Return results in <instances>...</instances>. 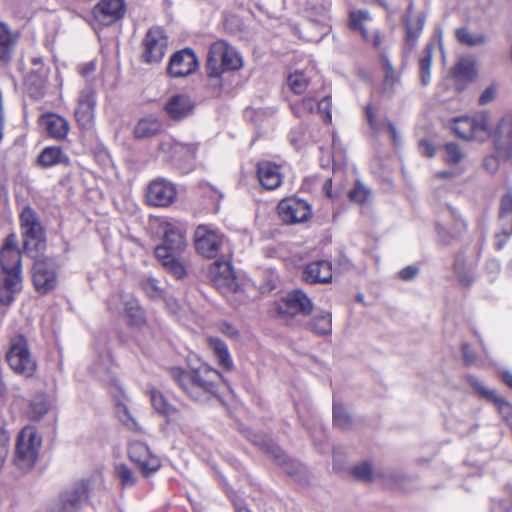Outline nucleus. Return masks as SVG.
<instances>
[{"instance_id":"51","label":"nucleus","mask_w":512,"mask_h":512,"mask_svg":"<svg viewBox=\"0 0 512 512\" xmlns=\"http://www.w3.org/2000/svg\"><path fill=\"white\" fill-rule=\"evenodd\" d=\"M117 416L119 420L130 430L140 432L141 427L134 417L130 414L126 406L120 405L117 409Z\"/></svg>"},{"instance_id":"2","label":"nucleus","mask_w":512,"mask_h":512,"mask_svg":"<svg viewBox=\"0 0 512 512\" xmlns=\"http://www.w3.org/2000/svg\"><path fill=\"white\" fill-rule=\"evenodd\" d=\"M0 264L3 278L0 279V302L9 305L22 288L21 254L18 249L1 248Z\"/></svg>"},{"instance_id":"14","label":"nucleus","mask_w":512,"mask_h":512,"mask_svg":"<svg viewBox=\"0 0 512 512\" xmlns=\"http://www.w3.org/2000/svg\"><path fill=\"white\" fill-rule=\"evenodd\" d=\"M177 199V190L173 183L165 179H155L146 189V201L154 207H168Z\"/></svg>"},{"instance_id":"60","label":"nucleus","mask_w":512,"mask_h":512,"mask_svg":"<svg viewBox=\"0 0 512 512\" xmlns=\"http://www.w3.org/2000/svg\"><path fill=\"white\" fill-rule=\"evenodd\" d=\"M500 215L503 220L505 217L512 216V193L508 192L501 200Z\"/></svg>"},{"instance_id":"43","label":"nucleus","mask_w":512,"mask_h":512,"mask_svg":"<svg viewBox=\"0 0 512 512\" xmlns=\"http://www.w3.org/2000/svg\"><path fill=\"white\" fill-rule=\"evenodd\" d=\"M332 317L329 312H321L311 322V329L319 335L331 333Z\"/></svg>"},{"instance_id":"44","label":"nucleus","mask_w":512,"mask_h":512,"mask_svg":"<svg viewBox=\"0 0 512 512\" xmlns=\"http://www.w3.org/2000/svg\"><path fill=\"white\" fill-rule=\"evenodd\" d=\"M309 84L308 78L301 71H295L289 74L287 78V85L290 90L295 94L303 93Z\"/></svg>"},{"instance_id":"53","label":"nucleus","mask_w":512,"mask_h":512,"mask_svg":"<svg viewBox=\"0 0 512 512\" xmlns=\"http://www.w3.org/2000/svg\"><path fill=\"white\" fill-rule=\"evenodd\" d=\"M242 57L235 50L234 47L228 44V49L226 53V61H225V71L226 70H237L242 67Z\"/></svg>"},{"instance_id":"27","label":"nucleus","mask_w":512,"mask_h":512,"mask_svg":"<svg viewBox=\"0 0 512 512\" xmlns=\"http://www.w3.org/2000/svg\"><path fill=\"white\" fill-rule=\"evenodd\" d=\"M193 109L194 104L185 94L173 95L165 104L166 113L174 120H181L189 116Z\"/></svg>"},{"instance_id":"54","label":"nucleus","mask_w":512,"mask_h":512,"mask_svg":"<svg viewBox=\"0 0 512 512\" xmlns=\"http://www.w3.org/2000/svg\"><path fill=\"white\" fill-rule=\"evenodd\" d=\"M10 435L2 427H0V469L4 465L9 453Z\"/></svg>"},{"instance_id":"39","label":"nucleus","mask_w":512,"mask_h":512,"mask_svg":"<svg viewBox=\"0 0 512 512\" xmlns=\"http://www.w3.org/2000/svg\"><path fill=\"white\" fill-rule=\"evenodd\" d=\"M162 128L157 118L148 117L140 120L134 130L137 138H147L156 135Z\"/></svg>"},{"instance_id":"37","label":"nucleus","mask_w":512,"mask_h":512,"mask_svg":"<svg viewBox=\"0 0 512 512\" xmlns=\"http://www.w3.org/2000/svg\"><path fill=\"white\" fill-rule=\"evenodd\" d=\"M15 43L16 36L6 24L0 23V60L4 62L10 60Z\"/></svg>"},{"instance_id":"58","label":"nucleus","mask_w":512,"mask_h":512,"mask_svg":"<svg viewBox=\"0 0 512 512\" xmlns=\"http://www.w3.org/2000/svg\"><path fill=\"white\" fill-rule=\"evenodd\" d=\"M317 110L322 115L325 122H331V99L324 97L317 103Z\"/></svg>"},{"instance_id":"45","label":"nucleus","mask_w":512,"mask_h":512,"mask_svg":"<svg viewBox=\"0 0 512 512\" xmlns=\"http://www.w3.org/2000/svg\"><path fill=\"white\" fill-rule=\"evenodd\" d=\"M140 286L146 295L151 299L160 298L163 294V290L158 285V281L152 276H144L141 279Z\"/></svg>"},{"instance_id":"59","label":"nucleus","mask_w":512,"mask_h":512,"mask_svg":"<svg viewBox=\"0 0 512 512\" xmlns=\"http://www.w3.org/2000/svg\"><path fill=\"white\" fill-rule=\"evenodd\" d=\"M497 96V87L494 84L488 86L479 97L480 105H487L495 100Z\"/></svg>"},{"instance_id":"61","label":"nucleus","mask_w":512,"mask_h":512,"mask_svg":"<svg viewBox=\"0 0 512 512\" xmlns=\"http://www.w3.org/2000/svg\"><path fill=\"white\" fill-rule=\"evenodd\" d=\"M512 234V226L502 228L500 232L495 234V245L497 249H501L506 243L509 236Z\"/></svg>"},{"instance_id":"49","label":"nucleus","mask_w":512,"mask_h":512,"mask_svg":"<svg viewBox=\"0 0 512 512\" xmlns=\"http://www.w3.org/2000/svg\"><path fill=\"white\" fill-rule=\"evenodd\" d=\"M315 100L312 98H306L301 101L294 102L291 105L293 113L297 117H305L314 111Z\"/></svg>"},{"instance_id":"11","label":"nucleus","mask_w":512,"mask_h":512,"mask_svg":"<svg viewBox=\"0 0 512 512\" xmlns=\"http://www.w3.org/2000/svg\"><path fill=\"white\" fill-rule=\"evenodd\" d=\"M279 217L286 224H298L308 221L312 216V209L308 202L298 198L282 199L277 206Z\"/></svg>"},{"instance_id":"50","label":"nucleus","mask_w":512,"mask_h":512,"mask_svg":"<svg viewBox=\"0 0 512 512\" xmlns=\"http://www.w3.org/2000/svg\"><path fill=\"white\" fill-rule=\"evenodd\" d=\"M446 157L445 161L449 164H459L464 159V153L460 146L450 142L445 145Z\"/></svg>"},{"instance_id":"25","label":"nucleus","mask_w":512,"mask_h":512,"mask_svg":"<svg viewBox=\"0 0 512 512\" xmlns=\"http://www.w3.org/2000/svg\"><path fill=\"white\" fill-rule=\"evenodd\" d=\"M257 175L260 184L266 190H274L282 183L280 167L268 161L260 162L258 164Z\"/></svg>"},{"instance_id":"34","label":"nucleus","mask_w":512,"mask_h":512,"mask_svg":"<svg viewBox=\"0 0 512 512\" xmlns=\"http://www.w3.org/2000/svg\"><path fill=\"white\" fill-rule=\"evenodd\" d=\"M150 400L153 408L158 413L165 416L168 422L175 421L177 419V410L169 404V402L160 391L151 389Z\"/></svg>"},{"instance_id":"31","label":"nucleus","mask_w":512,"mask_h":512,"mask_svg":"<svg viewBox=\"0 0 512 512\" xmlns=\"http://www.w3.org/2000/svg\"><path fill=\"white\" fill-rule=\"evenodd\" d=\"M51 401L45 393L35 394L26 410L28 418L32 421L41 420L50 410Z\"/></svg>"},{"instance_id":"21","label":"nucleus","mask_w":512,"mask_h":512,"mask_svg":"<svg viewBox=\"0 0 512 512\" xmlns=\"http://www.w3.org/2000/svg\"><path fill=\"white\" fill-rule=\"evenodd\" d=\"M23 247L25 252L35 260L41 259L46 248V238L43 226H25L23 232Z\"/></svg>"},{"instance_id":"5","label":"nucleus","mask_w":512,"mask_h":512,"mask_svg":"<svg viewBox=\"0 0 512 512\" xmlns=\"http://www.w3.org/2000/svg\"><path fill=\"white\" fill-rule=\"evenodd\" d=\"M6 361L13 372L25 378L32 377L37 369V362L31 354L27 339L22 334L11 337Z\"/></svg>"},{"instance_id":"28","label":"nucleus","mask_w":512,"mask_h":512,"mask_svg":"<svg viewBox=\"0 0 512 512\" xmlns=\"http://www.w3.org/2000/svg\"><path fill=\"white\" fill-rule=\"evenodd\" d=\"M155 256L161 262L163 267L177 279H181L186 276L187 269L185 263L177 258L173 253H168L166 246H157L155 248Z\"/></svg>"},{"instance_id":"62","label":"nucleus","mask_w":512,"mask_h":512,"mask_svg":"<svg viewBox=\"0 0 512 512\" xmlns=\"http://www.w3.org/2000/svg\"><path fill=\"white\" fill-rule=\"evenodd\" d=\"M21 224H38L37 217L34 210L30 207H26L20 214Z\"/></svg>"},{"instance_id":"10","label":"nucleus","mask_w":512,"mask_h":512,"mask_svg":"<svg viewBox=\"0 0 512 512\" xmlns=\"http://www.w3.org/2000/svg\"><path fill=\"white\" fill-rule=\"evenodd\" d=\"M35 289L42 294L52 291L58 283L57 267L54 259L35 260L32 274Z\"/></svg>"},{"instance_id":"40","label":"nucleus","mask_w":512,"mask_h":512,"mask_svg":"<svg viewBox=\"0 0 512 512\" xmlns=\"http://www.w3.org/2000/svg\"><path fill=\"white\" fill-rule=\"evenodd\" d=\"M477 75L476 62L469 57L462 58L455 67V77L458 79L472 81Z\"/></svg>"},{"instance_id":"32","label":"nucleus","mask_w":512,"mask_h":512,"mask_svg":"<svg viewBox=\"0 0 512 512\" xmlns=\"http://www.w3.org/2000/svg\"><path fill=\"white\" fill-rule=\"evenodd\" d=\"M469 383L483 396L494 398L498 410L503 418L512 425V406L501 398L495 396L494 391L487 390L477 379L474 377L468 378Z\"/></svg>"},{"instance_id":"9","label":"nucleus","mask_w":512,"mask_h":512,"mask_svg":"<svg viewBox=\"0 0 512 512\" xmlns=\"http://www.w3.org/2000/svg\"><path fill=\"white\" fill-rule=\"evenodd\" d=\"M128 457L138 467L144 477L157 472L161 467L160 458L153 454L148 445L141 441H131Z\"/></svg>"},{"instance_id":"1","label":"nucleus","mask_w":512,"mask_h":512,"mask_svg":"<svg viewBox=\"0 0 512 512\" xmlns=\"http://www.w3.org/2000/svg\"><path fill=\"white\" fill-rule=\"evenodd\" d=\"M173 377L191 398L198 401L215 393L217 384L222 379L217 370L207 365H202L192 372L175 369Z\"/></svg>"},{"instance_id":"35","label":"nucleus","mask_w":512,"mask_h":512,"mask_svg":"<svg viewBox=\"0 0 512 512\" xmlns=\"http://www.w3.org/2000/svg\"><path fill=\"white\" fill-rule=\"evenodd\" d=\"M425 21L426 18L423 14H418L415 19L411 17L407 19L406 46L409 47L410 50L415 47L420 33L424 28Z\"/></svg>"},{"instance_id":"38","label":"nucleus","mask_w":512,"mask_h":512,"mask_svg":"<svg viewBox=\"0 0 512 512\" xmlns=\"http://www.w3.org/2000/svg\"><path fill=\"white\" fill-rule=\"evenodd\" d=\"M434 50L435 44L428 43L424 48L423 56L419 59L420 81L424 86L431 82V65Z\"/></svg>"},{"instance_id":"17","label":"nucleus","mask_w":512,"mask_h":512,"mask_svg":"<svg viewBox=\"0 0 512 512\" xmlns=\"http://www.w3.org/2000/svg\"><path fill=\"white\" fill-rule=\"evenodd\" d=\"M95 107V91L90 87L83 89L80 92L77 108L75 110L76 121L83 129H89L93 126Z\"/></svg>"},{"instance_id":"3","label":"nucleus","mask_w":512,"mask_h":512,"mask_svg":"<svg viewBox=\"0 0 512 512\" xmlns=\"http://www.w3.org/2000/svg\"><path fill=\"white\" fill-rule=\"evenodd\" d=\"M194 247L198 254L207 259L231 257L233 247L228 238L213 226H196Z\"/></svg>"},{"instance_id":"52","label":"nucleus","mask_w":512,"mask_h":512,"mask_svg":"<svg viewBox=\"0 0 512 512\" xmlns=\"http://www.w3.org/2000/svg\"><path fill=\"white\" fill-rule=\"evenodd\" d=\"M333 421L335 425L346 428L350 424V416L348 415L345 407L341 404H334L333 406Z\"/></svg>"},{"instance_id":"46","label":"nucleus","mask_w":512,"mask_h":512,"mask_svg":"<svg viewBox=\"0 0 512 512\" xmlns=\"http://www.w3.org/2000/svg\"><path fill=\"white\" fill-rule=\"evenodd\" d=\"M329 11L330 4L328 2L311 5L308 9L310 19L323 24L329 19Z\"/></svg>"},{"instance_id":"18","label":"nucleus","mask_w":512,"mask_h":512,"mask_svg":"<svg viewBox=\"0 0 512 512\" xmlns=\"http://www.w3.org/2000/svg\"><path fill=\"white\" fill-rule=\"evenodd\" d=\"M125 3L124 0H101L93 8L94 19L103 26H109L125 14Z\"/></svg>"},{"instance_id":"16","label":"nucleus","mask_w":512,"mask_h":512,"mask_svg":"<svg viewBox=\"0 0 512 512\" xmlns=\"http://www.w3.org/2000/svg\"><path fill=\"white\" fill-rule=\"evenodd\" d=\"M108 308L115 313H123L127 316L131 326L141 327L145 322L143 310L132 297L122 294L112 295L108 300Z\"/></svg>"},{"instance_id":"57","label":"nucleus","mask_w":512,"mask_h":512,"mask_svg":"<svg viewBox=\"0 0 512 512\" xmlns=\"http://www.w3.org/2000/svg\"><path fill=\"white\" fill-rule=\"evenodd\" d=\"M372 474V467L369 463H362L358 466H355L353 469L354 477L359 480H370L372 478Z\"/></svg>"},{"instance_id":"33","label":"nucleus","mask_w":512,"mask_h":512,"mask_svg":"<svg viewBox=\"0 0 512 512\" xmlns=\"http://www.w3.org/2000/svg\"><path fill=\"white\" fill-rule=\"evenodd\" d=\"M207 343L216 357L219 365L226 370H230L233 367V360L230 356L227 345L216 337H208Z\"/></svg>"},{"instance_id":"23","label":"nucleus","mask_w":512,"mask_h":512,"mask_svg":"<svg viewBox=\"0 0 512 512\" xmlns=\"http://www.w3.org/2000/svg\"><path fill=\"white\" fill-rule=\"evenodd\" d=\"M227 49L228 43L223 40L211 44L206 65L208 77L218 78L225 71Z\"/></svg>"},{"instance_id":"22","label":"nucleus","mask_w":512,"mask_h":512,"mask_svg":"<svg viewBox=\"0 0 512 512\" xmlns=\"http://www.w3.org/2000/svg\"><path fill=\"white\" fill-rule=\"evenodd\" d=\"M33 62L36 68L27 75L25 85L32 98L40 99L47 89L48 69L36 59Z\"/></svg>"},{"instance_id":"20","label":"nucleus","mask_w":512,"mask_h":512,"mask_svg":"<svg viewBox=\"0 0 512 512\" xmlns=\"http://www.w3.org/2000/svg\"><path fill=\"white\" fill-rule=\"evenodd\" d=\"M494 145L503 158L512 156V114L504 116L498 123L494 135Z\"/></svg>"},{"instance_id":"42","label":"nucleus","mask_w":512,"mask_h":512,"mask_svg":"<svg viewBox=\"0 0 512 512\" xmlns=\"http://www.w3.org/2000/svg\"><path fill=\"white\" fill-rule=\"evenodd\" d=\"M456 38L459 43L474 47L482 45L486 42V37L483 34H473L468 28L461 27L455 31Z\"/></svg>"},{"instance_id":"19","label":"nucleus","mask_w":512,"mask_h":512,"mask_svg":"<svg viewBox=\"0 0 512 512\" xmlns=\"http://www.w3.org/2000/svg\"><path fill=\"white\" fill-rule=\"evenodd\" d=\"M350 26L353 30L359 31L366 42L373 46L380 45V39L376 29L372 27V18L368 11L356 10L350 13Z\"/></svg>"},{"instance_id":"36","label":"nucleus","mask_w":512,"mask_h":512,"mask_svg":"<svg viewBox=\"0 0 512 512\" xmlns=\"http://www.w3.org/2000/svg\"><path fill=\"white\" fill-rule=\"evenodd\" d=\"M365 114H366V119H367V121L369 123L370 128L375 133H379V132H381L384 129V127H387V129L390 132V135H391V138H392L393 142L397 143V141H398V134H397L396 128H395V126L393 125L392 122H390L388 119L378 120L376 118V116H375V113H374L371 105H367L366 106Z\"/></svg>"},{"instance_id":"13","label":"nucleus","mask_w":512,"mask_h":512,"mask_svg":"<svg viewBox=\"0 0 512 512\" xmlns=\"http://www.w3.org/2000/svg\"><path fill=\"white\" fill-rule=\"evenodd\" d=\"M312 308L310 299L300 290L288 293L281 301L275 303V312L281 318H288L298 313L308 315Z\"/></svg>"},{"instance_id":"6","label":"nucleus","mask_w":512,"mask_h":512,"mask_svg":"<svg viewBox=\"0 0 512 512\" xmlns=\"http://www.w3.org/2000/svg\"><path fill=\"white\" fill-rule=\"evenodd\" d=\"M90 482L82 479L64 489L47 507V512H79L89 499Z\"/></svg>"},{"instance_id":"56","label":"nucleus","mask_w":512,"mask_h":512,"mask_svg":"<svg viewBox=\"0 0 512 512\" xmlns=\"http://www.w3.org/2000/svg\"><path fill=\"white\" fill-rule=\"evenodd\" d=\"M495 149H497V148L495 147ZM496 152H497L498 156L490 155V156H487L483 161L484 168L490 174H494L498 170L499 162H500L499 158L506 161V158H503L502 155H500V153L498 152V150H496ZM511 158H512V156L510 157V159ZM507 160H509V158H507Z\"/></svg>"},{"instance_id":"63","label":"nucleus","mask_w":512,"mask_h":512,"mask_svg":"<svg viewBox=\"0 0 512 512\" xmlns=\"http://www.w3.org/2000/svg\"><path fill=\"white\" fill-rule=\"evenodd\" d=\"M419 272V269L415 265L407 266L399 271V277L404 281H410L414 279Z\"/></svg>"},{"instance_id":"8","label":"nucleus","mask_w":512,"mask_h":512,"mask_svg":"<svg viewBox=\"0 0 512 512\" xmlns=\"http://www.w3.org/2000/svg\"><path fill=\"white\" fill-rule=\"evenodd\" d=\"M230 258L221 256L209 268L210 280L223 295L233 294L239 290V282Z\"/></svg>"},{"instance_id":"4","label":"nucleus","mask_w":512,"mask_h":512,"mask_svg":"<svg viewBox=\"0 0 512 512\" xmlns=\"http://www.w3.org/2000/svg\"><path fill=\"white\" fill-rule=\"evenodd\" d=\"M42 445V437L34 426H25L17 436L15 448V465L27 471L36 464Z\"/></svg>"},{"instance_id":"47","label":"nucleus","mask_w":512,"mask_h":512,"mask_svg":"<svg viewBox=\"0 0 512 512\" xmlns=\"http://www.w3.org/2000/svg\"><path fill=\"white\" fill-rule=\"evenodd\" d=\"M115 472L123 487H132L136 484V476L126 464H118Z\"/></svg>"},{"instance_id":"48","label":"nucleus","mask_w":512,"mask_h":512,"mask_svg":"<svg viewBox=\"0 0 512 512\" xmlns=\"http://www.w3.org/2000/svg\"><path fill=\"white\" fill-rule=\"evenodd\" d=\"M370 195V190L358 181L355 187L349 192V199L354 203L364 204L369 200Z\"/></svg>"},{"instance_id":"12","label":"nucleus","mask_w":512,"mask_h":512,"mask_svg":"<svg viewBox=\"0 0 512 512\" xmlns=\"http://www.w3.org/2000/svg\"><path fill=\"white\" fill-rule=\"evenodd\" d=\"M142 59L144 62L152 64L160 62L167 49V37L160 27H154L148 30L143 39Z\"/></svg>"},{"instance_id":"55","label":"nucleus","mask_w":512,"mask_h":512,"mask_svg":"<svg viewBox=\"0 0 512 512\" xmlns=\"http://www.w3.org/2000/svg\"><path fill=\"white\" fill-rule=\"evenodd\" d=\"M385 77L384 88L385 90H392L398 78L389 60H385Z\"/></svg>"},{"instance_id":"15","label":"nucleus","mask_w":512,"mask_h":512,"mask_svg":"<svg viewBox=\"0 0 512 512\" xmlns=\"http://www.w3.org/2000/svg\"><path fill=\"white\" fill-rule=\"evenodd\" d=\"M199 61L192 49L185 48L175 52L168 63L167 73L172 78L187 77L197 71Z\"/></svg>"},{"instance_id":"26","label":"nucleus","mask_w":512,"mask_h":512,"mask_svg":"<svg viewBox=\"0 0 512 512\" xmlns=\"http://www.w3.org/2000/svg\"><path fill=\"white\" fill-rule=\"evenodd\" d=\"M197 146L194 144H183L174 142L169 146L172 161L183 170H189L195 159Z\"/></svg>"},{"instance_id":"7","label":"nucleus","mask_w":512,"mask_h":512,"mask_svg":"<svg viewBox=\"0 0 512 512\" xmlns=\"http://www.w3.org/2000/svg\"><path fill=\"white\" fill-rule=\"evenodd\" d=\"M453 131L464 140L483 142L490 136L489 116L487 113H478L472 117L464 116L454 120Z\"/></svg>"},{"instance_id":"24","label":"nucleus","mask_w":512,"mask_h":512,"mask_svg":"<svg viewBox=\"0 0 512 512\" xmlns=\"http://www.w3.org/2000/svg\"><path fill=\"white\" fill-rule=\"evenodd\" d=\"M303 279L308 283H328L332 279V265L327 260L309 263L303 272Z\"/></svg>"},{"instance_id":"30","label":"nucleus","mask_w":512,"mask_h":512,"mask_svg":"<svg viewBox=\"0 0 512 512\" xmlns=\"http://www.w3.org/2000/svg\"><path fill=\"white\" fill-rule=\"evenodd\" d=\"M164 243L161 246L167 247L168 253L182 250L186 246L185 231L183 226H166L163 231Z\"/></svg>"},{"instance_id":"29","label":"nucleus","mask_w":512,"mask_h":512,"mask_svg":"<svg viewBox=\"0 0 512 512\" xmlns=\"http://www.w3.org/2000/svg\"><path fill=\"white\" fill-rule=\"evenodd\" d=\"M40 124L50 136L57 139L64 138L69 130L68 122L56 114L42 116Z\"/></svg>"},{"instance_id":"41","label":"nucleus","mask_w":512,"mask_h":512,"mask_svg":"<svg viewBox=\"0 0 512 512\" xmlns=\"http://www.w3.org/2000/svg\"><path fill=\"white\" fill-rule=\"evenodd\" d=\"M66 160V156L57 147H47L38 156L39 164L44 167L54 166Z\"/></svg>"},{"instance_id":"64","label":"nucleus","mask_w":512,"mask_h":512,"mask_svg":"<svg viewBox=\"0 0 512 512\" xmlns=\"http://www.w3.org/2000/svg\"><path fill=\"white\" fill-rule=\"evenodd\" d=\"M419 150L422 155L429 157V158H431L435 155L434 146L432 145V143H430L427 140H421L419 142Z\"/></svg>"}]
</instances>
